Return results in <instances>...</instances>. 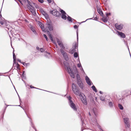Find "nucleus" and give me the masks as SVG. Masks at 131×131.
Returning <instances> with one entry per match:
<instances>
[{
	"instance_id": "f257e3e1",
	"label": "nucleus",
	"mask_w": 131,
	"mask_h": 131,
	"mask_svg": "<svg viewBox=\"0 0 131 131\" xmlns=\"http://www.w3.org/2000/svg\"><path fill=\"white\" fill-rule=\"evenodd\" d=\"M63 63L65 67L67 68V70L71 77L73 78H75L74 74H77V78L79 77V75L78 74V71L75 66L73 67V70L70 68V66L67 61H64Z\"/></svg>"
},
{
	"instance_id": "f03ea898",
	"label": "nucleus",
	"mask_w": 131,
	"mask_h": 131,
	"mask_svg": "<svg viewBox=\"0 0 131 131\" xmlns=\"http://www.w3.org/2000/svg\"><path fill=\"white\" fill-rule=\"evenodd\" d=\"M38 24L40 27L41 28L42 31L46 32H47L50 39L53 43H55L53 40L51 35L49 32V31H52L53 30V27L51 25L49 24H47L46 28L45 29L43 25L41 23L39 22Z\"/></svg>"
},
{
	"instance_id": "7ed1b4c3",
	"label": "nucleus",
	"mask_w": 131,
	"mask_h": 131,
	"mask_svg": "<svg viewBox=\"0 0 131 131\" xmlns=\"http://www.w3.org/2000/svg\"><path fill=\"white\" fill-rule=\"evenodd\" d=\"M27 7L28 9L32 14L34 16L36 15V9L35 7H36V4L34 3H30L27 4Z\"/></svg>"
},
{
	"instance_id": "20e7f679",
	"label": "nucleus",
	"mask_w": 131,
	"mask_h": 131,
	"mask_svg": "<svg viewBox=\"0 0 131 131\" xmlns=\"http://www.w3.org/2000/svg\"><path fill=\"white\" fill-rule=\"evenodd\" d=\"M72 89L74 94L77 96H80L81 93L80 92L79 90L76 88V85L74 83L72 85Z\"/></svg>"
},
{
	"instance_id": "39448f33",
	"label": "nucleus",
	"mask_w": 131,
	"mask_h": 131,
	"mask_svg": "<svg viewBox=\"0 0 131 131\" xmlns=\"http://www.w3.org/2000/svg\"><path fill=\"white\" fill-rule=\"evenodd\" d=\"M71 99L70 97H69V104L70 105L71 107L73 108L74 110L76 111L77 110V108L76 106H75V104L73 103L72 101L70 99Z\"/></svg>"
},
{
	"instance_id": "423d86ee",
	"label": "nucleus",
	"mask_w": 131,
	"mask_h": 131,
	"mask_svg": "<svg viewBox=\"0 0 131 131\" xmlns=\"http://www.w3.org/2000/svg\"><path fill=\"white\" fill-rule=\"evenodd\" d=\"M122 117L124 119L126 126L128 128H129L130 127V124L128 121V118L127 117H125L124 116H123Z\"/></svg>"
},
{
	"instance_id": "0eeeda50",
	"label": "nucleus",
	"mask_w": 131,
	"mask_h": 131,
	"mask_svg": "<svg viewBox=\"0 0 131 131\" xmlns=\"http://www.w3.org/2000/svg\"><path fill=\"white\" fill-rule=\"evenodd\" d=\"M60 12L62 14L61 16L62 18L64 19H66L67 18V16L66 15V14L65 12L62 10L61 9Z\"/></svg>"
},
{
	"instance_id": "6e6552de",
	"label": "nucleus",
	"mask_w": 131,
	"mask_h": 131,
	"mask_svg": "<svg viewBox=\"0 0 131 131\" xmlns=\"http://www.w3.org/2000/svg\"><path fill=\"white\" fill-rule=\"evenodd\" d=\"M60 51L62 54L64 58H65V59L66 60H68V58L66 53L62 49H61Z\"/></svg>"
},
{
	"instance_id": "1a4fd4ad",
	"label": "nucleus",
	"mask_w": 131,
	"mask_h": 131,
	"mask_svg": "<svg viewBox=\"0 0 131 131\" xmlns=\"http://www.w3.org/2000/svg\"><path fill=\"white\" fill-rule=\"evenodd\" d=\"M115 26L116 28L118 30H120L123 28V25L122 24L119 25L118 24H116Z\"/></svg>"
},
{
	"instance_id": "9d476101",
	"label": "nucleus",
	"mask_w": 131,
	"mask_h": 131,
	"mask_svg": "<svg viewBox=\"0 0 131 131\" xmlns=\"http://www.w3.org/2000/svg\"><path fill=\"white\" fill-rule=\"evenodd\" d=\"M57 42L58 43V44L59 46H60V47L62 48V49H64V47H63L61 41L57 38Z\"/></svg>"
},
{
	"instance_id": "9b49d317",
	"label": "nucleus",
	"mask_w": 131,
	"mask_h": 131,
	"mask_svg": "<svg viewBox=\"0 0 131 131\" xmlns=\"http://www.w3.org/2000/svg\"><path fill=\"white\" fill-rule=\"evenodd\" d=\"M78 85L81 89H83V85L81 80H79L78 82Z\"/></svg>"
},
{
	"instance_id": "f8f14e48",
	"label": "nucleus",
	"mask_w": 131,
	"mask_h": 131,
	"mask_svg": "<svg viewBox=\"0 0 131 131\" xmlns=\"http://www.w3.org/2000/svg\"><path fill=\"white\" fill-rule=\"evenodd\" d=\"M85 80L87 83L88 84L90 85H91V81L88 76H86L85 77Z\"/></svg>"
},
{
	"instance_id": "ddd939ff",
	"label": "nucleus",
	"mask_w": 131,
	"mask_h": 131,
	"mask_svg": "<svg viewBox=\"0 0 131 131\" xmlns=\"http://www.w3.org/2000/svg\"><path fill=\"white\" fill-rule=\"evenodd\" d=\"M118 34L121 36L123 38H125V35L124 33L119 31H117Z\"/></svg>"
},
{
	"instance_id": "4468645a",
	"label": "nucleus",
	"mask_w": 131,
	"mask_h": 131,
	"mask_svg": "<svg viewBox=\"0 0 131 131\" xmlns=\"http://www.w3.org/2000/svg\"><path fill=\"white\" fill-rule=\"evenodd\" d=\"M52 14L54 16H57V14L58 13V12L57 10L55 9L53 10L51 12Z\"/></svg>"
},
{
	"instance_id": "2eb2a0df",
	"label": "nucleus",
	"mask_w": 131,
	"mask_h": 131,
	"mask_svg": "<svg viewBox=\"0 0 131 131\" xmlns=\"http://www.w3.org/2000/svg\"><path fill=\"white\" fill-rule=\"evenodd\" d=\"M21 1H19L22 5L23 4V3H22V2L25 3L27 5V4H28L29 3H30V2L28 1V0H21Z\"/></svg>"
},
{
	"instance_id": "dca6fc26",
	"label": "nucleus",
	"mask_w": 131,
	"mask_h": 131,
	"mask_svg": "<svg viewBox=\"0 0 131 131\" xmlns=\"http://www.w3.org/2000/svg\"><path fill=\"white\" fill-rule=\"evenodd\" d=\"M74 49L73 48V49H72L71 50H70L69 51L70 52V53H71L72 54L75 51V49H76V48L77 47V44H75V45L74 46Z\"/></svg>"
},
{
	"instance_id": "f3484780",
	"label": "nucleus",
	"mask_w": 131,
	"mask_h": 131,
	"mask_svg": "<svg viewBox=\"0 0 131 131\" xmlns=\"http://www.w3.org/2000/svg\"><path fill=\"white\" fill-rule=\"evenodd\" d=\"M82 101L83 103L85 105H86L87 104V103L86 101V98H82Z\"/></svg>"
},
{
	"instance_id": "a211bd4d",
	"label": "nucleus",
	"mask_w": 131,
	"mask_h": 131,
	"mask_svg": "<svg viewBox=\"0 0 131 131\" xmlns=\"http://www.w3.org/2000/svg\"><path fill=\"white\" fill-rule=\"evenodd\" d=\"M40 11L41 12L42 14L45 16H48L47 14L45 13V12L43 11L42 9H41L40 10Z\"/></svg>"
},
{
	"instance_id": "6ab92c4d",
	"label": "nucleus",
	"mask_w": 131,
	"mask_h": 131,
	"mask_svg": "<svg viewBox=\"0 0 131 131\" xmlns=\"http://www.w3.org/2000/svg\"><path fill=\"white\" fill-rule=\"evenodd\" d=\"M97 11L99 13V14L101 16H103V14L102 12L100 10V9H98L97 8Z\"/></svg>"
},
{
	"instance_id": "aec40b11",
	"label": "nucleus",
	"mask_w": 131,
	"mask_h": 131,
	"mask_svg": "<svg viewBox=\"0 0 131 131\" xmlns=\"http://www.w3.org/2000/svg\"><path fill=\"white\" fill-rule=\"evenodd\" d=\"M13 58L14 59V62H15L16 61V57L15 56V54L14 52V51H13Z\"/></svg>"
},
{
	"instance_id": "412c9836",
	"label": "nucleus",
	"mask_w": 131,
	"mask_h": 131,
	"mask_svg": "<svg viewBox=\"0 0 131 131\" xmlns=\"http://www.w3.org/2000/svg\"><path fill=\"white\" fill-rule=\"evenodd\" d=\"M67 19L68 20L71 22H72V18L69 16H68L67 17Z\"/></svg>"
},
{
	"instance_id": "4be33fe9",
	"label": "nucleus",
	"mask_w": 131,
	"mask_h": 131,
	"mask_svg": "<svg viewBox=\"0 0 131 131\" xmlns=\"http://www.w3.org/2000/svg\"><path fill=\"white\" fill-rule=\"evenodd\" d=\"M91 88H92V89L95 92H97V90H96V89L95 87L94 86H93L92 87H91Z\"/></svg>"
},
{
	"instance_id": "5701e85b",
	"label": "nucleus",
	"mask_w": 131,
	"mask_h": 131,
	"mask_svg": "<svg viewBox=\"0 0 131 131\" xmlns=\"http://www.w3.org/2000/svg\"><path fill=\"white\" fill-rule=\"evenodd\" d=\"M108 105L110 107H112L113 106V103L111 102H109L108 103Z\"/></svg>"
},
{
	"instance_id": "b1692460",
	"label": "nucleus",
	"mask_w": 131,
	"mask_h": 131,
	"mask_svg": "<svg viewBox=\"0 0 131 131\" xmlns=\"http://www.w3.org/2000/svg\"><path fill=\"white\" fill-rule=\"evenodd\" d=\"M118 106L120 109L121 110H122L123 109V106L121 104H118Z\"/></svg>"
},
{
	"instance_id": "393cba45",
	"label": "nucleus",
	"mask_w": 131,
	"mask_h": 131,
	"mask_svg": "<svg viewBox=\"0 0 131 131\" xmlns=\"http://www.w3.org/2000/svg\"><path fill=\"white\" fill-rule=\"evenodd\" d=\"M103 20L104 22H106L107 21V19L106 18L104 17L103 18Z\"/></svg>"
},
{
	"instance_id": "a878e982",
	"label": "nucleus",
	"mask_w": 131,
	"mask_h": 131,
	"mask_svg": "<svg viewBox=\"0 0 131 131\" xmlns=\"http://www.w3.org/2000/svg\"><path fill=\"white\" fill-rule=\"evenodd\" d=\"M100 100L102 101H104L105 100V98L102 96H101L100 97Z\"/></svg>"
},
{
	"instance_id": "bb28decb",
	"label": "nucleus",
	"mask_w": 131,
	"mask_h": 131,
	"mask_svg": "<svg viewBox=\"0 0 131 131\" xmlns=\"http://www.w3.org/2000/svg\"><path fill=\"white\" fill-rule=\"evenodd\" d=\"M74 57H78V54L77 52H75L74 54Z\"/></svg>"
},
{
	"instance_id": "cd10ccee",
	"label": "nucleus",
	"mask_w": 131,
	"mask_h": 131,
	"mask_svg": "<svg viewBox=\"0 0 131 131\" xmlns=\"http://www.w3.org/2000/svg\"><path fill=\"white\" fill-rule=\"evenodd\" d=\"M93 124L97 125L99 128H100V127L98 125V123H97L96 121H95V124Z\"/></svg>"
},
{
	"instance_id": "c85d7f7f",
	"label": "nucleus",
	"mask_w": 131,
	"mask_h": 131,
	"mask_svg": "<svg viewBox=\"0 0 131 131\" xmlns=\"http://www.w3.org/2000/svg\"><path fill=\"white\" fill-rule=\"evenodd\" d=\"M44 37H45V38H46V40L47 41H48V38L47 37L46 35L45 34H43V35Z\"/></svg>"
},
{
	"instance_id": "c756f323",
	"label": "nucleus",
	"mask_w": 131,
	"mask_h": 131,
	"mask_svg": "<svg viewBox=\"0 0 131 131\" xmlns=\"http://www.w3.org/2000/svg\"><path fill=\"white\" fill-rule=\"evenodd\" d=\"M38 1L41 3H42L43 2V0H38Z\"/></svg>"
},
{
	"instance_id": "7c9ffc66",
	"label": "nucleus",
	"mask_w": 131,
	"mask_h": 131,
	"mask_svg": "<svg viewBox=\"0 0 131 131\" xmlns=\"http://www.w3.org/2000/svg\"><path fill=\"white\" fill-rule=\"evenodd\" d=\"M40 50L41 52H43L44 51V49L42 48H40Z\"/></svg>"
},
{
	"instance_id": "2f4dec72",
	"label": "nucleus",
	"mask_w": 131,
	"mask_h": 131,
	"mask_svg": "<svg viewBox=\"0 0 131 131\" xmlns=\"http://www.w3.org/2000/svg\"><path fill=\"white\" fill-rule=\"evenodd\" d=\"M77 66H78V67L79 68L81 67V65L80 63L78 64H77Z\"/></svg>"
},
{
	"instance_id": "473e14b6",
	"label": "nucleus",
	"mask_w": 131,
	"mask_h": 131,
	"mask_svg": "<svg viewBox=\"0 0 131 131\" xmlns=\"http://www.w3.org/2000/svg\"><path fill=\"white\" fill-rule=\"evenodd\" d=\"M25 66L27 67V66H28L29 65V63H26L25 64Z\"/></svg>"
},
{
	"instance_id": "72a5a7b5",
	"label": "nucleus",
	"mask_w": 131,
	"mask_h": 131,
	"mask_svg": "<svg viewBox=\"0 0 131 131\" xmlns=\"http://www.w3.org/2000/svg\"><path fill=\"white\" fill-rule=\"evenodd\" d=\"M74 28L75 29H77L78 28V26L77 25H75L74 26Z\"/></svg>"
},
{
	"instance_id": "f704fd0d",
	"label": "nucleus",
	"mask_w": 131,
	"mask_h": 131,
	"mask_svg": "<svg viewBox=\"0 0 131 131\" xmlns=\"http://www.w3.org/2000/svg\"><path fill=\"white\" fill-rule=\"evenodd\" d=\"M0 23L2 25H3L4 24V22L3 21H0Z\"/></svg>"
},
{
	"instance_id": "c9c22d12",
	"label": "nucleus",
	"mask_w": 131,
	"mask_h": 131,
	"mask_svg": "<svg viewBox=\"0 0 131 131\" xmlns=\"http://www.w3.org/2000/svg\"><path fill=\"white\" fill-rule=\"evenodd\" d=\"M110 15V13H107L106 14V15L107 17L109 15Z\"/></svg>"
},
{
	"instance_id": "e433bc0d",
	"label": "nucleus",
	"mask_w": 131,
	"mask_h": 131,
	"mask_svg": "<svg viewBox=\"0 0 131 131\" xmlns=\"http://www.w3.org/2000/svg\"><path fill=\"white\" fill-rule=\"evenodd\" d=\"M95 110V108H93V113H94V114H95V112L94 111V110Z\"/></svg>"
},
{
	"instance_id": "4c0bfd02",
	"label": "nucleus",
	"mask_w": 131,
	"mask_h": 131,
	"mask_svg": "<svg viewBox=\"0 0 131 131\" xmlns=\"http://www.w3.org/2000/svg\"><path fill=\"white\" fill-rule=\"evenodd\" d=\"M21 63H22L24 66H25V64H26L24 62H21Z\"/></svg>"
},
{
	"instance_id": "58836bf2",
	"label": "nucleus",
	"mask_w": 131,
	"mask_h": 131,
	"mask_svg": "<svg viewBox=\"0 0 131 131\" xmlns=\"http://www.w3.org/2000/svg\"><path fill=\"white\" fill-rule=\"evenodd\" d=\"M47 0L49 3H50L51 2V0Z\"/></svg>"
},
{
	"instance_id": "ea45409f",
	"label": "nucleus",
	"mask_w": 131,
	"mask_h": 131,
	"mask_svg": "<svg viewBox=\"0 0 131 131\" xmlns=\"http://www.w3.org/2000/svg\"><path fill=\"white\" fill-rule=\"evenodd\" d=\"M77 39H78V31H77Z\"/></svg>"
},
{
	"instance_id": "a19ab883",
	"label": "nucleus",
	"mask_w": 131,
	"mask_h": 131,
	"mask_svg": "<svg viewBox=\"0 0 131 131\" xmlns=\"http://www.w3.org/2000/svg\"><path fill=\"white\" fill-rule=\"evenodd\" d=\"M17 60L19 61V62H20V63H21V62H21V61L20 60V59H17Z\"/></svg>"
},
{
	"instance_id": "79ce46f5",
	"label": "nucleus",
	"mask_w": 131,
	"mask_h": 131,
	"mask_svg": "<svg viewBox=\"0 0 131 131\" xmlns=\"http://www.w3.org/2000/svg\"><path fill=\"white\" fill-rule=\"evenodd\" d=\"M46 55H50V54L48 53H47V52L46 53Z\"/></svg>"
},
{
	"instance_id": "37998d69",
	"label": "nucleus",
	"mask_w": 131,
	"mask_h": 131,
	"mask_svg": "<svg viewBox=\"0 0 131 131\" xmlns=\"http://www.w3.org/2000/svg\"><path fill=\"white\" fill-rule=\"evenodd\" d=\"M32 31L33 32H35V30L34 29H32Z\"/></svg>"
},
{
	"instance_id": "c03bdc74",
	"label": "nucleus",
	"mask_w": 131,
	"mask_h": 131,
	"mask_svg": "<svg viewBox=\"0 0 131 131\" xmlns=\"http://www.w3.org/2000/svg\"><path fill=\"white\" fill-rule=\"evenodd\" d=\"M36 49L37 50H39V48L38 47H37L36 48Z\"/></svg>"
},
{
	"instance_id": "a18cd8bd",
	"label": "nucleus",
	"mask_w": 131,
	"mask_h": 131,
	"mask_svg": "<svg viewBox=\"0 0 131 131\" xmlns=\"http://www.w3.org/2000/svg\"><path fill=\"white\" fill-rule=\"evenodd\" d=\"M17 67L18 68V67H19V65L18 64H17Z\"/></svg>"
},
{
	"instance_id": "49530a36",
	"label": "nucleus",
	"mask_w": 131,
	"mask_h": 131,
	"mask_svg": "<svg viewBox=\"0 0 131 131\" xmlns=\"http://www.w3.org/2000/svg\"><path fill=\"white\" fill-rule=\"evenodd\" d=\"M30 87L31 88H34V87H33V86H30Z\"/></svg>"
},
{
	"instance_id": "de8ad7c7",
	"label": "nucleus",
	"mask_w": 131,
	"mask_h": 131,
	"mask_svg": "<svg viewBox=\"0 0 131 131\" xmlns=\"http://www.w3.org/2000/svg\"><path fill=\"white\" fill-rule=\"evenodd\" d=\"M100 94H102V92L101 91H100Z\"/></svg>"
},
{
	"instance_id": "09e8293b",
	"label": "nucleus",
	"mask_w": 131,
	"mask_h": 131,
	"mask_svg": "<svg viewBox=\"0 0 131 131\" xmlns=\"http://www.w3.org/2000/svg\"><path fill=\"white\" fill-rule=\"evenodd\" d=\"M81 69H82V70L83 71H83V68H82V67H81ZM83 72H84V71H83Z\"/></svg>"
},
{
	"instance_id": "8fccbe9b",
	"label": "nucleus",
	"mask_w": 131,
	"mask_h": 131,
	"mask_svg": "<svg viewBox=\"0 0 131 131\" xmlns=\"http://www.w3.org/2000/svg\"><path fill=\"white\" fill-rule=\"evenodd\" d=\"M1 17H2V15H0V18H1Z\"/></svg>"
},
{
	"instance_id": "3c124183",
	"label": "nucleus",
	"mask_w": 131,
	"mask_h": 131,
	"mask_svg": "<svg viewBox=\"0 0 131 131\" xmlns=\"http://www.w3.org/2000/svg\"><path fill=\"white\" fill-rule=\"evenodd\" d=\"M89 115H91L90 114V113H89Z\"/></svg>"
},
{
	"instance_id": "603ef678",
	"label": "nucleus",
	"mask_w": 131,
	"mask_h": 131,
	"mask_svg": "<svg viewBox=\"0 0 131 131\" xmlns=\"http://www.w3.org/2000/svg\"><path fill=\"white\" fill-rule=\"evenodd\" d=\"M24 72H23V74H24Z\"/></svg>"
},
{
	"instance_id": "864d4df0",
	"label": "nucleus",
	"mask_w": 131,
	"mask_h": 131,
	"mask_svg": "<svg viewBox=\"0 0 131 131\" xmlns=\"http://www.w3.org/2000/svg\"><path fill=\"white\" fill-rule=\"evenodd\" d=\"M19 96V98H20L19 96Z\"/></svg>"
}]
</instances>
